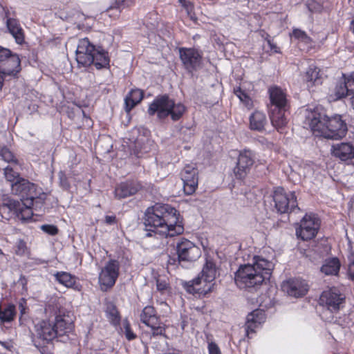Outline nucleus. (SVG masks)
Returning <instances> with one entry per match:
<instances>
[{
    "label": "nucleus",
    "mask_w": 354,
    "mask_h": 354,
    "mask_svg": "<svg viewBox=\"0 0 354 354\" xmlns=\"http://www.w3.org/2000/svg\"><path fill=\"white\" fill-rule=\"evenodd\" d=\"M275 208L281 214L288 213L297 208L295 192H286L283 187H277L273 194Z\"/></svg>",
    "instance_id": "obj_8"
},
{
    "label": "nucleus",
    "mask_w": 354,
    "mask_h": 354,
    "mask_svg": "<svg viewBox=\"0 0 354 354\" xmlns=\"http://www.w3.org/2000/svg\"><path fill=\"white\" fill-rule=\"evenodd\" d=\"M35 335L44 343H48L55 339L57 335L53 322L42 320L37 324L35 325Z\"/></svg>",
    "instance_id": "obj_18"
},
{
    "label": "nucleus",
    "mask_w": 354,
    "mask_h": 354,
    "mask_svg": "<svg viewBox=\"0 0 354 354\" xmlns=\"http://www.w3.org/2000/svg\"><path fill=\"white\" fill-rule=\"evenodd\" d=\"M185 111V107L183 104H176L173 100L166 95L156 97L148 109V113L150 115L156 114L160 120H163L171 115L174 121L178 120Z\"/></svg>",
    "instance_id": "obj_6"
},
{
    "label": "nucleus",
    "mask_w": 354,
    "mask_h": 354,
    "mask_svg": "<svg viewBox=\"0 0 354 354\" xmlns=\"http://www.w3.org/2000/svg\"><path fill=\"white\" fill-rule=\"evenodd\" d=\"M3 174L6 179L12 183L17 181L19 178H21L19 177V172L15 171V169L11 166H7L3 169Z\"/></svg>",
    "instance_id": "obj_35"
},
{
    "label": "nucleus",
    "mask_w": 354,
    "mask_h": 354,
    "mask_svg": "<svg viewBox=\"0 0 354 354\" xmlns=\"http://www.w3.org/2000/svg\"><path fill=\"white\" fill-rule=\"evenodd\" d=\"M0 158L7 162L17 164V160L15 158L13 153L6 147L0 146Z\"/></svg>",
    "instance_id": "obj_36"
},
{
    "label": "nucleus",
    "mask_w": 354,
    "mask_h": 354,
    "mask_svg": "<svg viewBox=\"0 0 354 354\" xmlns=\"http://www.w3.org/2000/svg\"><path fill=\"white\" fill-rule=\"evenodd\" d=\"M27 252L26 243L22 239H19L16 243L15 252L17 255H24Z\"/></svg>",
    "instance_id": "obj_38"
},
{
    "label": "nucleus",
    "mask_w": 354,
    "mask_h": 354,
    "mask_svg": "<svg viewBox=\"0 0 354 354\" xmlns=\"http://www.w3.org/2000/svg\"><path fill=\"white\" fill-rule=\"evenodd\" d=\"M180 59L189 73L196 71L202 67L203 53L193 48H180Z\"/></svg>",
    "instance_id": "obj_10"
},
{
    "label": "nucleus",
    "mask_w": 354,
    "mask_h": 354,
    "mask_svg": "<svg viewBox=\"0 0 354 354\" xmlns=\"http://www.w3.org/2000/svg\"><path fill=\"white\" fill-rule=\"evenodd\" d=\"M266 315L264 311L260 309L253 310L248 315L245 324V331L249 336L250 333H254L255 328L264 322Z\"/></svg>",
    "instance_id": "obj_21"
},
{
    "label": "nucleus",
    "mask_w": 354,
    "mask_h": 354,
    "mask_svg": "<svg viewBox=\"0 0 354 354\" xmlns=\"http://www.w3.org/2000/svg\"><path fill=\"white\" fill-rule=\"evenodd\" d=\"M348 273L349 277L354 280V261L349 264Z\"/></svg>",
    "instance_id": "obj_49"
},
{
    "label": "nucleus",
    "mask_w": 354,
    "mask_h": 354,
    "mask_svg": "<svg viewBox=\"0 0 354 354\" xmlns=\"http://www.w3.org/2000/svg\"><path fill=\"white\" fill-rule=\"evenodd\" d=\"M268 45L270 46V49H271L272 50H273V51H274V52H275V53H277V52H278V51H277V46H276V45H274V44H272L270 40H268Z\"/></svg>",
    "instance_id": "obj_51"
},
{
    "label": "nucleus",
    "mask_w": 354,
    "mask_h": 354,
    "mask_svg": "<svg viewBox=\"0 0 354 354\" xmlns=\"http://www.w3.org/2000/svg\"><path fill=\"white\" fill-rule=\"evenodd\" d=\"M12 192L15 194H26V196H34L32 192L35 191V185L24 178H19L11 185Z\"/></svg>",
    "instance_id": "obj_24"
},
{
    "label": "nucleus",
    "mask_w": 354,
    "mask_h": 354,
    "mask_svg": "<svg viewBox=\"0 0 354 354\" xmlns=\"http://www.w3.org/2000/svg\"><path fill=\"white\" fill-rule=\"evenodd\" d=\"M297 172L301 178H305L312 174V169L308 165H304L303 167H299Z\"/></svg>",
    "instance_id": "obj_39"
},
{
    "label": "nucleus",
    "mask_w": 354,
    "mask_h": 354,
    "mask_svg": "<svg viewBox=\"0 0 354 354\" xmlns=\"http://www.w3.org/2000/svg\"><path fill=\"white\" fill-rule=\"evenodd\" d=\"M304 124L311 129L315 136L339 140L344 138L348 131L346 123L339 115L328 118L318 110L305 111Z\"/></svg>",
    "instance_id": "obj_2"
},
{
    "label": "nucleus",
    "mask_w": 354,
    "mask_h": 354,
    "mask_svg": "<svg viewBox=\"0 0 354 354\" xmlns=\"http://www.w3.org/2000/svg\"><path fill=\"white\" fill-rule=\"evenodd\" d=\"M320 220L314 214H306L300 221L299 227L296 229L297 236L304 241L313 239L320 227Z\"/></svg>",
    "instance_id": "obj_9"
},
{
    "label": "nucleus",
    "mask_w": 354,
    "mask_h": 354,
    "mask_svg": "<svg viewBox=\"0 0 354 354\" xmlns=\"http://www.w3.org/2000/svg\"><path fill=\"white\" fill-rule=\"evenodd\" d=\"M140 320L147 326H155L154 324H158L159 318L154 308L151 306H147L144 308L140 314Z\"/></svg>",
    "instance_id": "obj_31"
},
{
    "label": "nucleus",
    "mask_w": 354,
    "mask_h": 354,
    "mask_svg": "<svg viewBox=\"0 0 354 354\" xmlns=\"http://www.w3.org/2000/svg\"><path fill=\"white\" fill-rule=\"evenodd\" d=\"M145 225L151 236L154 232L164 237H173L184 232L179 212L168 204H159L149 207L145 213Z\"/></svg>",
    "instance_id": "obj_1"
},
{
    "label": "nucleus",
    "mask_w": 354,
    "mask_h": 354,
    "mask_svg": "<svg viewBox=\"0 0 354 354\" xmlns=\"http://www.w3.org/2000/svg\"><path fill=\"white\" fill-rule=\"evenodd\" d=\"M120 264L116 260H110L102 269L99 274V283L100 288L106 291L113 287L119 275Z\"/></svg>",
    "instance_id": "obj_11"
},
{
    "label": "nucleus",
    "mask_w": 354,
    "mask_h": 354,
    "mask_svg": "<svg viewBox=\"0 0 354 354\" xmlns=\"http://www.w3.org/2000/svg\"><path fill=\"white\" fill-rule=\"evenodd\" d=\"M351 97L350 98L351 104L352 107L354 109V88H353V91L351 92Z\"/></svg>",
    "instance_id": "obj_53"
},
{
    "label": "nucleus",
    "mask_w": 354,
    "mask_h": 354,
    "mask_svg": "<svg viewBox=\"0 0 354 354\" xmlns=\"http://www.w3.org/2000/svg\"><path fill=\"white\" fill-rule=\"evenodd\" d=\"M208 351L209 354H221L219 347L213 342L208 344Z\"/></svg>",
    "instance_id": "obj_44"
},
{
    "label": "nucleus",
    "mask_w": 354,
    "mask_h": 354,
    "mask_svg": "<svg viewBox=\"0 0 354 354\" xmlns=\"http://www.w3.org/2000/svg\"><path fill=\"white\" fill-rule=\"evenodd\" d=\"M332 155L343 162L354 159V144L352 142L337 143L331 147Z\"/></svg>",
    "instance_id": "obj_17"
},
{
    "label": "nucleus",
    "mask_w": 354,
    "mask_h": 354,
    "mask_svg": "<svg viewBox=\"0 0 354 354\" xmlns=\"http://www.w3.org/2000/svg\"><path fill=\"white\" fill-rule=\"evenodd\" d=\"M55 277L59 283L68 288L73 287L75 283V278L66 272H57L55 274Z\"/></svg>",
    "instance_id": "obj_32"
},
{
    "label": "nucleus",
    "mask_w": 354,
    "mask_h": 354,
    "mask_svg": "<svg viewBox=\"0 0 354 354\" xmlns=\"http://www.w3.org/2000/svg\"><path fill=\"white\" fill-rule=\"evenodd\" d=\"M55 331H56V335L62 336L68 332L72 328V322L68 318L66 319L65 316L57 315L56 316L55 321L53 322Z\"/></svg>",
    "instance_id": "obj_27"
},
{
    "label": "nucleus",
    "mask_w": 354,
    "mask_h": 354,
    "mask_svg": "<svg viewBox=\"0 0 354 354\" xmlns=\"http://www.w3.org/2000/svg\"><path fill=\"white\" fill-rule=\"evenodd\" d=\"M345 301V297L335 289L324 291L320 296L319 304L331 313L339 310Z\"/></svg>",
    "instance_id": "obj_12"
},
{
    "label": "nucleus",
    "mask_w": 354,
    "mask_h": 354,
    "mask_svg": "<svg viewBox=\"0 0 354 354\" xmlns=\"http://www.w3.org/2000/svg\"><path fill=\"white\" fill-rule=\"evenodd\" d=\"M274 268L272 261L254 256L252 263L240 266L235 273V282L241 288H257L269 280Z\"/></svg>",
    "instance_id": "obj_3"
},
{
    "label": "nucleus",
    "mask_w": 354,
    "mask_h": 354,
    "mask_svg": "<svg viewBox=\"0 0 354 354\" xmlns=\"http://www.w3.org/2000/svg\"><path fill=\"white\" fill-rule=\"evenodd\" d=\"M140 188V185L135 182L122 183L115 187V196L118 199L124 198L137 193Z\"/></svg>",
    "instance_id": "obj_23"
},
{
    "label": "nucleus",
    "mask_w": 354,
    "mask_h": 354,
    "mask_svg": "<svg viewBox=\"0 0 354 354\" xmlns=\"http://www.w3.org/2000/svg\"><path fill=\"white\" fill-rule=\"evenodd\" d=\"M125 335L129 340H132L136 337L134 333L131 331L129 324L126 323L124 324Z\"/></svg>",
    "instance_id": "obj_46"
},
{
    "label": "nucleus",
    "mask_w": 354,
    "mask_h": 354,
    "mask_svg": "<svg viewBox=\"0 0 354 354\" xmlns=\"http://www.w3.org/2000/svg\"><path fill=\"white\" fill-rule=\"evenodd\" d=\"M105 222L107 224H112L115 222V216H106Z\"/></svg>",
    "instance_id": "obj_50"
},
{
    "label": "nucleus",
    "mask_w": 354,
    "mask_h": 354,
    "mask_svg": "<svg viewBox=\"0 0 354 354\" xmlns=\"http://www.w3.org/2000/svg\"><path fill=\"white\" fill-rule=\"evenodd\" d=\"M0 344H1V345H2L3 346H4V347L8 348V347L6 346V344L4 342H0Z\"/></svg>",
    "instance_id": "obj_55"
},
{
    "label": "nucleus",
    "mask_w": 354,
    "mask_h": 354,
    "mask_svg": "<svg viewBox=\"0 0 354 354\" xmlns=\"http://www.w3.org/2000/svg\"><path fill=\"white\" fill-rule=\"evenodd\" d=\"M156 286H157V289L159 291L163 292L167 289L168 283H167V281L165 280H162V279H158L156 281Z\"/></svg>",
    "instance_id": "obj_45"
},
{
    "label": "nucleus",
    "mask_w": 354,
    "mask_h": 354,
    "mask_svg": "<svg viewBox=\"0 0 354 354\" xmlns=\"http://www.w3.org/2000/svg\"><path fill=\"white\" fill-rule=\"evenodd\" d=\"M286 108H277V106H270V119L272 126L279 131L282 129L288 123L285 115Z\"/></svg>",
    "instance_id": "obj_22"
},
{
    "label": "nucleus",
    "mask_w": 354,
    "mask_h": 354,
    "mask_svg": "<svg viewBox=\"0 0 354 354\" xmlns=\"http://www.w3.org/2000/svg\"><path fill=\"white\" fill-rule=\"evenodd\" d=\"M76 61L79 66L87 67L93 64L97 69L107 68L110 59L104 49L97 48L85 37L79 40L76 49Z\"/></svg>",
    "instance_id": "obj_4"
},
{
    "label": "nucleus",
    "mask_w": 354,
    "mask_h": 354,
    "mask_svg": "<svg viewBox=\"0 0 354 354\" xmlns=\"http://www.w3.org/2000/svg\"><path fill=\"white\" fill-rule=\"evenodd\" d=\"M106 315L109 320L112 324L116 325L119 324L120 317L119 313L113 303H108L106 307Z\"/></svg>",
    "instance_id": "obj_33"
},
{
    "label": "nucleus",
    "mask_w": 354,
    "mask_h": 354,
    "mask_svg": "<svg viewBox=\"0 0 354 354\" xmlns=\"http://www.w3.org/2000/svg\"><path fill=\"white\" fill-rule=\"evenodd\" d=\"M349 29L354 34V20L351 21Z\"/></svg>",
    "instance_id": "obj_54"
},
{
    "label": "nucleus",
    "mask_w": 354,
    "mask_h": 354,
    "mask_svg": "<svg viewBox=\"0 0 354 354\" xmlns=\"http://www.w3.org/2000/svg\"><path fill=\"white\" fill-rule=\"evenodd\" d=\"M291 37L307 45L312 43L311 38L306 33V32L298 28L293 29Z\"/></svg>",
    "instance_id": "obj_34"
},
{
    "label": "nucleus",
    "mask_w": 354,
    "mask_h": 354,
    "mask_svg": "<svg viewBox=\"0 0 354 354\" xmlns=\"http://www.w3.org/2000/svg\"><path fill=\"white\" fill-rule=\"evenodd\" d=\"M34 342H35V346L36 347H38V346H39V345H37V343H36V342H35V340H34Z\"/></svg>",
    "instance_id": "obj_57"
},
{
    "label": "nucleus",
    "mask_w": 354,
    "mask_h": 354,
    "mask_svg": "<svg viewBox=\"0 0 354 354\" xmlns=\"http://www.w3.org/2000/svg\"><path fill=\"white\" fill-rule=\"evenodd\" d=\"M254 162V157L252 152L250 150H243L240 152L236 166L234 169V172L236 178H243L250 171Z\"/></svg>",
    "instance_id": "obj_14"
},
{
    "label": "nucleus",
    "mask_w": 354,
    "mask_h": 354,
    "mask_svg": "<svg viewBox=\"0 0 354 354\" xmlns=\"http://www.w3.org/2000/svg\"><path fill=\"white\" fill-rule=\"evenodd\" d=\"M217 274V270L215 263L211 259H206L201 271V275L192 281L186 282L184 288L187 292L199 295H206L211 292Z\"/></svg>",
    "instance_id": "obj_5"
},
{
    "label": "nucleus",
    "mask_w": 354,
    "mask_h": 354,
    "mask_svg": "<svg viewBox=\"0 0 354 354\" xmlns=\"http://www.w3.org/2000/svg\"><path fill=\"white\" fill-rule=\"evenodd\" d=\"M281 288L289 296L297 298L306 294L308 290V285L305 280L295 278L283 281Z\"/></svg>",
    "instance_id": "obj_15"
},
{
    "label": "nucleus",
    "mask_w": 354,
    "mask_h": 354,
    "mask_svg": "<svg viewBox=\"0 0 354 354\" xmlns=\"http://www.w3.org/2000/svg\"><path fill=\"white\" fill-rule=\"evenodd\" d=\"M250 128L252 130L261 131L267 124V118L264 113L255 111L250 116Z\"/></svg>",
    "instance_id": "obj_28"
},
{
    "label": "nucleus",
    "mask_w": 354,
    "mask_h": 354,
    "mask_svg": "<svg viewBox=\"0 0 354 354\" xmlns=\"http://www.w3.org/2000/svg\"><path fill=\"white\" fill-rule=\"evenodd\" d=\"M8 76L6 73L0 70V91H1L6 77Z\"/></svg>",
    "instance_id": "obj_48"
},
{
    "label": "nucleus",
    "mask_w": 354,
    "mask_h": 354,
    "mask_svg": "<svg viewBox=\"0 0 354 354\" xmlns=\"http://www.w3.org/2000/svg\"><path fill=\"white\" fill-rule=\"evenodd\" d=\"M6 28L8 32L14 37L15 42L22 44L25 41V33L18 19L6 17Z\"/></svg>",
    "instance_id": "obj_20"
},
{
    "label": "nucleus",
    "mask_w": 354,
    "mask_h": 354,
    "mask_svg": "<svg viewBox=\"0 0 354 354\" xmlns=\"http://www.w3.org/2000/svg\"><path fill=\"white\" fill-rule=\"evenodd\" d=\"M179 2L185 8L187 15L190 16V17H192V13L194 8L193 5L189 1H187L186 0H179Z\"/></svg>",
    "instance_id": "obj_43"
},
{
    "label": "nucleus",
    "mask_w": 354,
    "mask_h": 354,
    "mask_svg": "<svg viewBox=\"0 0 354 354\" xmlns=\"http://www.w3.org/2000/svg\"><path fill=\"white\" fill-rule=\"evenodd\" d=\"M304 80L308 88L322 84V77L320 74V70L315 66H309L306 72Z\"/></svg>",
    "instance_id": "obj_26"
},
{
    "label": "nucleus",
    "mask_w": 354,
    "mask_h": 354,
    "mask_svg": "<svg viewBox=\"0 0 354 354\" xmlns=\"http://www.w3.org/2000/svg\"><path fill=\"white\" fill-rule=\"evenodd\" d=\"M354 89V71L343 82L337 84L334 89V96H331L333 100H337L346 95H351Z\"/></svg>",
    "instance_id": "obj_19"
},
{
    "label": "nucleus",
    "mask_w": 354,
    "mask_h": 354,
    "mask_svg": "<svg viewBox=\"0 0 354 354\" xmlns=\"http://www.w3.org/2000/svg\"><path fill=\"white\" fill-rule=\"evenodd\" d=\"M197 169L192 165H186L181 171L184 192L187 195L192 194L198 186Z\"/></svg>",
    "instance_id": "obj_16"
},
{
    "label": "nucleus",
    "mask_w": 354,
    "mask_h": 354,
    "mask_svg": "<svg viewBox=\"0 0 354 354\" xmlns=\"http://www.w3.org/2000/svg\"><path fill=\"white\" fill-rule=\"evenodd\" d=\"M155 326H148L151 328L153 335H162L164 334L165 328L160 326L159 321Z\"/></svg>",
    "instance_id": "obj_42"
},
{
    "label": "nucleus",
    "mask_w": 354,
    "mask_h": 354,
    "mask_svg": "<svg viewBox=\"0 0 354 354\" xmlns=\"http://www.w3.org/2000/svg\"><path fill=\"white\" fill-rule=\"evenodd\" d=\"M136 1V0H116V8L118 9H121L125 7L131 6L135 3Z\"/></svg>",
    "instance_id": "obj_41"
},
{
    "label": "nucleus",
    "mask_w": 354,
    "mask_h": 354,
    "mask_svg": "<svg viewBox=\"0 0 354 354\" xmlns=\"http://www.w3.org/2000/svg\"><path fill=\"white\" fill-rule=\"evenodd\" d=\"M176 250L180 261H195L201 255L200 248L186 239H181L177 243Z\"/></svg>",
    "instance_id": "obj_13"
},
{
    "label": "nucleus",
    "mask_w": 354,
    "mask_h": 354,
    "mask_svg": "<svg viewBox=\"0 0 354 354\" xmlns=\"http://www.w3.org/2000/svg\"><path fill=\"white\" fill-rule=\"evenodd\" d=\"M3 253L2 250L0 249V255H3Z\"/></svg>",
    "instance_id": "obj_56"
},
{
    "label": "nucleus",
    "mask_w": 354,
    "mask_h": 354,
    "mask_svg": "<svg viewBox=\"0 0 354 354\" xmlns=\"http://www.w3.org/2000/svg\"><path fill=\"white\" fill-rule=\"evenodd\" d=\"M234 93L240 99V100L244 103L247 108L250 109L252 106V102L251 99L240 88L235 89Z\"/></svg>",
    "instance_id": "obj_37"
},
{
    "label": "nucleus",
    "mask_w": 354,
    "mask_h": 354,
    "mask_svg": "<svg viewBox=\"0 0 354 354\" xmlns=\"http://www.w3.org/2000/svg\"><path fill=\"white\" fill-rule=\"evenodd\" d=\"M340 267L341 263L338 258H328L324 261L320 270L326 275L336 276L339 273Z\"/></svg>",
    "instance_id": "obj_29"
},
{
    "label": "nucleus",
    "mask_w": 354,
    "mask_h": 354,
    "mask_svg": "<svg viewBox=\"0 0 354 354\" xmlns=\"http://www.w3.org/2000/svg\"><path fill=\"white\" fill-rule=\"evenodd\" d=\"M270 106L286 108L287 99L285 93L278 86H272L269 89Z\"/></svg>",
    "instance_id": "obj_25"
},
{
    "label": "nucleus",
    "mask_w": 354,
    "mask_h": 354,
    "mask_svg": "<svg viewBox=\"0 0 354 354\" xmlns=\"http://www.w3.org/2000/svg\"><path fill=\"white\" fill-rule=\"evenodd\" d=\"M0 70L7 73L9 77H17L21 71V60L16 53L0 46Z\"/></svg>",
    "instance_id": "obj_7"
},
{
    "label": "nucleus",
    "mask_w": 354,
    "mask_h": 354,
    "mask_svg": "<svg viewBox=\"0 0 354 354\" xmlns=\"http://www.w3.org/2000/svg\"><path fill=\"white\" fill-rule=\"evenodd\" d=\"M59 179H60V183L64 188L67 189L69 187V185L67 182V180L62 173H60V174H59Z\"/></svg>",
    "instance_id": "obj_47"
},
{
    "label": "nucleus",
    "mask_w": 354,
    "mask_h": 354,
    "mask_svg": "<svg viewBox=\"0 0 354 354\" xmlns=\"http://www.w3.org/2000/svg\"><path fill=\"white\" fill-rule=\"evenodd\" d=\"M143 92L140 89H132L125 97V110L129 112L136 105L141 102Z\"/></svg>",
    "instance_id": "obj_30"
},
{
    "label": "nucleus",
    "mask_w": 354,
    "mask_h": 354,
    "mask_svg": "<svg viewBox=\"0 0 354 354\" xmlns=\"http://www.w3.org/2000/svg\"><path fill=\"white\" fill-rule=\"evenodd\" d=\"M19 308L20 310V312H21V315L25 313V306L24 305V303H22V302L19 303Z\"/></svg>",
    "instance_id": "obj_52"
},
{
    "label": "nucleus",
    "mask_w": 354,
    "mask_h": 354,
    "mask_svg": "<svg viewBox=\"0 0 354 354\" xmlns=\"http://www.w3.org/2000/svg\"><path fill=\"white\" fill-rule=\"evenodd\" d=\"M41 229L50 235H55L58 232L57 227L53 225H42Z\"/></svg>",
    "instance_id": "obj_40"
}]
</instances>
